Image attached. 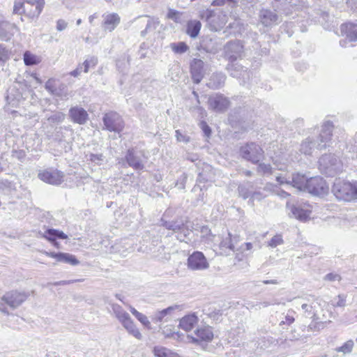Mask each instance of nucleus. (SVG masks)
Here are the masks:
<instances>
[{"mask_svg": "<svg viewBox=\"0 0 357 357\" xmlns=\"http://www.w3.org/2000/svg\"><path fill=\"white\" fill-rule=\"evenodd\" d=\"M333 127L331 121H324L317 139L312 137H307L301 144L300 151L306 155H311L316 149L320 151L325 149L330 145Z\"/></svg>", "mask_w": 357, "mask_h": 357, "instance_id": "obj_1", "label": "nucleus"}, {"mask_svg": "<svg viewBox=\"0 0 357 357\" xmlns=\"http://www.w3.org/2000/svg\"><path fill=\"white\" fill-rule=\"evenodd\" d=\"M332 192L337 199L350 202L357 199V183H351L340 178L335 179Z\"/></svg>", "mask_w": 357, "mask_h": 357, "instance_id": "obj_2", "label": "nucleus"}, {"mask_svg": "<svg viewBox=\"0 0 357 357\" xmlns=\"http://www.w3.org/2000/svg\"><path fill=\"white\" fill-rule=\"evenodd\" d=\"M202 19H205L208 27L213 31H220L227 22V15L225 13L211 10H206L202 14Z\"/></svg>", "mask_w": 357, "mask_h": 357, "instance_id": "obj_3", "label": "nucleus"}, {"mask_svg": "<svg viewBox=\"0 0 357 357\" xmlns=\"http://www.w3.org/2000/svg\"><path fill=\"white\" fill-rule=\"evenodd\" d=\"M319 169L325 174L333 176L342 169V165L333 154H325L319 160Z\"/></svg>", "mask_w": 357, "mask_h": 357, "instance_id": "obj_4", "label": "nucleus"}, {"mask_svg": "<svg viewBox=\"0 0 357 357\" xmlns=\"http://www.w3.org/2000/svg\"><path fill=\"white\" fill-rule=\"evenodd\" d=\"M287 208L290 211V216L300 221L305 222L307 220L312 213V207L306 203H296L294 204L287 202Z\"/></svg>", "mask_w": 357, "mask_h": 357, "instance_id": "obj_5", "label": "nucleus"}, {"mask_svg": "<svg viewBox=\"0 0 357 357\" xmlns=\"http://www.w3.org/2000/svg\"><path fill=\"white\" fill-rule=\"evenodd\" d=\"M241 156L253 163H257L263 157V149L255 143H250L242 146L240 150Z\"/></svg>", "mask_w": 357, "mask_h": 357, "instance_id": "obj_6", "label": "nucleus"}, {"mask_svg": "<svg viewBox=\"0 0 357 357\" xmlns=\"http://www.w3.org/2000/svg\"><path fill=\"white\" fill-rule=\"evenodd\" d=\"M104 126L110 132H120L124 128V122L121 116L114 112H110L104 115Z\"/></svg>", "mask_w": 357, "mask_h": 357, "instance_id": "obj_7", "label": "nucleus"}, {"mask_svg": "<svg viewBox=\"0 0 357 357\" xmlns=\"http://www.w3.org/2000/svg\"><path fill=\"white\" fill-rule=\"evenodd\" d=\"M329 187L323 178L314 176L308 179L306 191L309 193L323 196L328 193Z\"/></svg>", "mask_w": 357, "mask_h": 357, "instance_id": "obj_8", "label": "nucleus"}, {"mask_svg": "<svg viewBox=\"0 0 357 357\" xmlns=\"http://www.w3.org/2000/svg\"><path fill=\"white\" fill-rule=\"evenodd\" d=\"M243 46L239 40L228 42L223 48L224 57L231 62L241 58Z\"/></svg>", "mask_w": 357, "mask_h": 357, "instance_id": "obj_9", "label": "nucleus"}, {"mask_svg": "<svg viewBox=\"0 0 357 357\" xmlns=\"http://www.w3.org/2000/svg\"><path fill=\"white\" fill-rule=\"evenodd\" d=\"M188 268L192 271H202L208 268L209 264L202 252L195 251L188 258Z\"/></svg>", "mask_w": 357, "mask_h": 357, "instance_id": "obj_10", "label": "nucleus"}, {"mask_svg": "<svg viewBox=\"0 0 357 357\" xmlns=\"http://www.w3.org/2000/svg\"><path fill=\"white\" fill-rule=\"evenodd\" d=\"M29 296V293L11 291L6 293L2 300L10 307L15 309L24 302Z\"/></svg>", "mask_w": 357, "mask_h": 357, "instance_id": "obj_11", "label": "nucleus"}, {"mask_svg": "<svg viewBox=\"0 0 357 357\" xmlns=\"http://www.w3.org/2000/svg\"><path fill=\"white\" fill-rule=\"evenodd\" d=\"M188 338L191 339V342L196 344L202 342H208L213 340V333L211 327L203 326L197 328L194 332V335H188Z\"/></svg>", "mask_w": 357, "mask_h": 357, "instance_id": "obj_12", "label": "nucleus"}, {"mask_svg": "<svg viewBox=\"0 0 357 357\" xmlns=\"http://www.w3.org/2000/svg\"><path fill=\"white\" fill-rule=\"evenodd\" d=\"M38 178L49 184L60 185L63 181L64 174L57 169H45L38 173Z\"/></svg>", "mask_w": 357, "mask_h": 357, "instance_id": "obj_13", "label": "nucleus"}, {"mask_svg": "<svg viewBox=\"0 0 357 357\" xmlns=\"http://www.w3.org/2000/svg\"><path fill=\"white\" fill-rule=\"evenodd\" d=\"M340 30L342 36H345V39L340 41V45L342 47H347L348 42L357 41V24L346 23L342 24Z\"/></svg>", "mask_w": 357, "mask_h": 357, "instance_id": "obj_14", "label": "nucleus"}, {"mask_svg": "<svg viewBox=\"0 0 357 357\" xmlns=\"http://www.w3.org/2000/svg\"><path fill=\"white\" fill-rule=\"evenodd\" d=\"M209 108L217 112H225L229 106V100L222 94H215L208 98Z\"/></svg>", "mask_w": 357, "mask_h": 357, "instance_id": "obj_15", "label": "nucleus"}, {"mask_svg": "<svg viewBox=\"0 0 357 357\" xmlns=\"http://www.w3.org/2000/svg\"><path fill=\"white\" fill-rule=\"evenodd\" d=\"M125 159L128 165L136 170H142L144 167V162L141 156L134 149L128 150Z\"/></svg>", "mask_w": 357, "mask_h": 357, "instance_id": "obj_16", "label": "nucleus"}, {"mask_svg": "<svg viewBox=\"0 0 357 357\" xmlns=\"http://www.w3.org/2000/svg\"><path fill=\"white\" fill-rule=\"evenodd\" d=\"M19 31L17 26L8 21H0V39L9 40L16 32Z\"/></svg>", "mask_w": 357, "mask_h": 357, "instance_id": "obj_17", "label": "nucleus"}, {"mask_svg": "<svg viewBox=\"0 0 357 357\" xmlns=\"http://www.w3.org/2000/svg\"><path fill=\"white\" fill-rule=\"evenodd\" d=\"M42 253L45 255L47 257L54 258L59 262H63L66 264H69L73 266H76L79 264V261L76 259V257L70 255L69 253L64 252H47L43 251Z\"/></svg>", "mask_w": 357, "mask_h": 357, "instance_id": "obj_18", "label": "nucleus"}, {"mask_svg": "<svg viewBox=\"0 0 357 357\" xmlns=\"http://www.w3.org/2000/svg\"><path fill=\"white\" fill-rule=\"evenodd\" d=\"M260 22L265 26H273L278 24L279 17L275 11L261 9L259 15Z\"/></svg>", "mask_w": 357, "mask_h": 357, "instance_id": "obj_19", "label": "nucleus"}, {"mask_svg": "<svg viewBox=\"0 0 357 357\" xmlns=\"http://www.w3.org/2000/svg\"><path fill=\"white\" fill-rule=\"evenodd\" d=\"M204 61L199 59H194L190 63L192 78L196 84H199L204 77Z\"/></svg>", "mask_w": 357, "mask_h": 357, "instance_id": "obj_20", "label": "nucleus"}, {"mask_svg": "<svg viewBox=\"0 0 357 357\" xmlns=\"http://www.w3.org/2000/svg\"><path fill=\"white\" fill-rule=\"evenodd\" d=\"M214 250L222 255H228L231 251H234L232 243L231 235L228 233L227 236L222 238L218 245H214Z\"/></svg>", "mask_w": 357, "mask_h": 357, "instance_id": "obj_21", "label": "nucleus"}, {"mask_svg": "<svg viewBox=\"0 0 357 357\" xmlns=\"http://www.w3.org/2000/svg\"><path fill=\"white\" fill-rule=\"evenodd\" d=\"M69 116L74 123L80 125L86 123L89 119L87 112L84 108L78 106L73 107L70 109Z\"/></svg>", "mask_w": 357, "mask_h": 357, "instance_id": "obj_22", "label": "nucleus"}, {"mask_svg": "<svg viewBox=\"0 0 357 357\" xmlns=\"http://www.w3.org/2000/svg\"><path fill=\"white\" fill-rule=\"evenodd\" d=\"M197 166L199 169H202V170L198 174V183H206L213 180L214 177V173L213 169L211 165L205 162H201L199 160L198 163H197Z\"/></svg>", "mask_w": 357, "mask_h": 357, "instance_id": "obj_23", "label": "nucleus"}, {"mask_svg": "<svg viewBox=\"0 0 357 357\" xmlns=\"http://www.w3.org/2000/svg\"><path fill=\"white\" fill-rule=\"evenodd\" d=\"M319 298L314 297V296H310L307 298V301L309 303H303L301 305L302 309L304 310L305 316L309 317L315 320L317 319V304L318 303Z\"/></svg>", "mask_w": 357, "mask_h": 357, "instance_id": "obj_24", "label": "nucleus"}, {"mask_svg": "<svg viewBox=\"0 0 357 357\" xmlns=\"http://www.w3.org/2000/svg\"><path fill=\"white\" fill-rule=\"evenodd\" d=\"M308 179L305 174L295 173L292 174L289 185H291L300 191H306Z\"/></svg>", "mask_w": 357, "mask_h": 357, "instance_id": "obj_25", "label": "nucleus"}, {"mask_svg": "<svg viewBox=\"0 0 357 357\" xmlns=\"http://www.w3.org/2000/svg\"><path fill=\"white\" fill-rule=\"evenodd\" d=\"M198 321L195 313L189 314L180 319L179 327L185 331H190L197 324Z\"/></svg>", "mask_w": 357, "mask_h": 357, "instance_id": "obj_26", "label": "nucleus"}, {"mask_svg": "<svg viewBox=\"0 0 357 357\" xmlns=\"http://www.w3.org/2000/svg\"><path fill=\"white\" fill-rule=\"evenodd\" d=\"M26 6L34 7V10L27 11V15L31 17H37L42 12L44 5V0H25Z\"/></svg>", "mask_w": 357, "mask_h": 357, "instance_id": "obj_27", "label": "nucleus"}, {"mask_svg": "<svg viewBox=\"0 0 357 357\" xmlns=\"http://www.w3.org/2000/svg\"><path fill=\"white\" fill-rule=\"evenodd\" d=\"M103 29L106 31H113L120 23V17L116 13H109L103 15Z\"/></svg>", "mask_w": 357, "mask_h": 357, "instance_id": "obj_28", "label": "nucleus"}, {"mask_svg": "<svg viewBox=\"0 0 357 357\" xmlns=\"http://www.w3.org/2000/svg\"><path fill=\"white\" fill-rule=\"evenodd\" d=\"M121 323L130 335H133L138 340L142 339V335L139 331L138 330V328L135 325L130 316H128L127 318L121 321Z\"/></svg>", "mask_w": 357, "mask_h": 357, "instance_id": "obj_29", "label": "nucleus"}, {"mask_svg": "<svg viewBox=\"0 0 357 357\" xmlns=\"http://www.w3.org/2000/svg\"><path fill=\"white\" fill-rule=\"evenodd\" d=\"M225 81V75L223 73H215L211 76L207 86L210 89H218L224 85Z\"/></svg>", "mask_w": 357, "mask_h": 357, "instance_id": "obj_30", "label": "nucleus"}, {"mask_svg": "<svg viewBox=\"0 0 357 357\" xmlns=\"http://www.w3.org/2000/svg\"><path fill=\"white\" fill-rule=\"evenodd\" d=\"M43 236L51 242H54L56 238L66 239L68 238V236L63 231L54 229H46Z\"/></svg>", "mask_w": 357, "mask_h": 357, "instance_id": "obj_31", "label": "nucleus"}, {"mask_svg": "<svg viewBox=\"0 0 357 357\" xmlns=\"http://www.w3.org/2000/svg\"><path fill=\"white\" fill-rule=\"evenodd\" d=\"M227 69L228 72L232 77H245L244 74H248L247 73V68H244L243 66L237 65V64H228Z\"/></svg>", "mask_w": 357, "mask_h": 357, "instance_id": "obj_32", "label": "nucleus"}, {"mask_svg": "<svg viewBox=\"0 0 357 357\" xmlns=\"http://www.w3.org/2000/svg\"><path fill=\"white\" fill-rule=\"evenodd\" d=\"M153 352L155 357H180L170 349L160 346L155 347Z\"/></svg>", "mask_w": 357, "mask_h": 357, "instance_id": "obj_33", "label": "nucleus"}, {"mask_svg": "<svg viewBox=\"0 0 357 357\" xmlns=\"http://www.w3.org/2000/svg\"><path fill=\"white\" fill-rule=\"evenodd\" d=\"M108 303L110 305L114 314L120 322L130 316L129 314L126 312L119 305L113 303Z\"/></svg>", "mask_w": 357, "mask_h": 357, "instance_id": "obj_34", "label": "nucleus"}, {"mask_svg": "<svg viewBox=\"0 0 357 357\" xmlns=\"http://www.w3.org/2000/svg\"><path fill=\"white\" fill-rule=\"evenodd\" d=\"M202 24L199 21H190L187 25V33L191 38H196L201 29Z\"/></svg>", "mask_w": 357, "mask_h": 357, "instance_id": "obj_35", "label": "nucleus"}, {"mask_svg": "<svg viewBox=\"0 0 357 357\" xmlns=\"http://www.w3.org/2000/svg\"><path fill=\"white\" fill-rule=\"evenodd\" d=\"M185 224L182 221H165L162 226L169 230H172L174 233L176 234Z\"/></svg>", "mask_w": 357, "mask_h": 357, "instance_id": "obj_36", "label": "nucleus"}, {"mask_svg": "<svg viewBox=\"0 0 357 357\" xmlns=\"http://www.w3.org/2000/svg\"><path fill=\"white\" fill-rule=\"evenodd\" d=\"M191 231L188 229V227L185 224L181 230L176 234V238L181 242H188L190 240V235Z\"/></svg>", "mask_w": 357, "mask_h": 357, "instance_id": "obj_37", "label": "nucleus"}, {"mask_svg": "<svg viewBox=\"0 0 357 357\" xmlns=\"http://www.w3.org/2000/svg\"><path fill=\"white\" fill-rule=\"evenodd\" d=\"M16 190L15 184L8 180H0V191L4 193H11Z\"/></svg>", "mask_w": 357, "mask_h": 357, "instance_id": "obj_38", "label": "nucleus"}, {"mask_svg": "<svg viewBox=\"0 0 357 357\" xmlns=\"http://www.w3.org/2000/svg\"><path fill=\"white\" fill-rule=\"evenodd\" d=\"M24 62L26 66H33L40 62L39 59L29 51L24 54Z\"/></svg>", "mask_w": 357, "mask_h": 357, "instance_id": "obj_39", "label": "nucleus"}, {"mask_svg": "<svg viewBox=\"0 0 357 357\" xmlns=\"http://www.w3.org/2000/svg\"><path fill=\"white\" fill-rule=\"evenodd\" d=\"M98 63V59L96 56H91L88 59H86L82 64H80L82 66V68L84 67V72L88 73L90 68H93L96 67V66Z\"/></svg>", "mask_w": 357, "mask_h": 357, "instance_id": "obj_40", "label": "nucleus"}, {"mask_svg": "<svg viewBox=\"0 0 357 357\" xmlns=\"http://www.w3.org/2000/svg\"><path fill=\"white\" fill-rule=\"evenodd\" d=\"M177 308V306H171L161 311L156 312L153 318V320L158 322L162 321L165 316L169 314L174 309Z\"/></svg>", "mask_w": 357, "mask_h": 357, "instance_id": "obj_41", "label": "nucleus"}, {"mask_svg": "<svg viewBox=\"0 0 357 357\" xmlns=\"http://www.w3.org/2000/svg\"><path fill=\"white\" fill-rule=\"evenodd\" d=\"M65 114L61 112H56L47 118L51 123H60L65 119Z\"/></svg>", "mask_w": 357, "mask_h": 357, "instance_id": "obj_42", "label": "nucleus"}, {"mask_svg": "<svg viewBox=\"0 0 357 357\" xmlns=\"http://www.w3.org/2000/svg\"><path fill=\"white\" fill-rule=\"evenodd\" d=\"M170 47L172 51L176 54H183L188 50V45L183 42L172 43Z\"/></svg>", "mask_w": 357, "mask_h": 357, "instance_id": "obj_43", "label": "nucleus"}, {"mask_svg": "<svg viewBox=\"0 0 357 357\" xmlns=\"http://www.w3.org/2000/svg\"><path fill=\"white\" fill-rule=\"evenodd\" d=\"M27 7L25 5L24 1H15L13 7V13L15 14L21 15L24 13L27 15Z\"/></svg>", "mask_w": 357, "mask_h": 357, "instance_id": "obj_44", "label": "nucleus"}, {"mask_svg": "<svg viewBox=\"0 0 357 357\" xmlns=\"http://www.w3.org/2000/svg\"><path fill=\"white\" fill-rule=\"evenodd\" d=\"M354 344V343L353 340H348L342 346L337 347L335 349V351L337 352H342L344 354H349L351 352L353 349Z\"/></svg>", "mask_w": 357, "mask_h": 357, "instance_id": "obj_45", "label": "nucleus"}, {"mask_svg": "<svg viewBox=\"0 0 357 357\" xmlns=\"http://www.w3.org/2000/svg\"><path fill=\"white\" fill-rule=\"evenodd\" d=\"M122 243H115L114 245H112L111 247H110V250H109V252L110 253H119L121 255H123V256H126L128 250L130 248H123L122 249Z\"/></svg>", "mask_w": 357, "mask_h": 357, "instance_id": "obj_46", "label": "nucleus"}, {"mask_svg": "<svg viewBox=\"0 0 357 357\" xmlns=\"http://www.w3.org/2000/svg\"><path fill=\"white\" fill-rule=\"evenodd\" d=\"M257 171L260 174L269 175L273 173V168L270 164L261 162L258 165Z\"/></svg>", "mask_w": 357, "mask_h": 357, "instance_id": "obj_47", "label": "nucleus"}, {"mask_svg": "<svg viewBox=\"0 0 357 357\" xmlns=\"http://www.w3.org/2000/svg\"><path fill=\"white\" fill-rule=\"evenodd\" d=\"M160 22L157 19L151 18L146 26V29L141 32L142 36H144L146 32L151 29H155L159 25Z\"/></svg>", "mask_w": 357, "mask_h": 357, "instance_id": "obj_48", "label": "nucleus"}, {"mask_svg": "<svg viewBox=\"0 0 357 357\" xmlns=\"http://www.w3.org/2000/svg\"><path fill=\"white\" fill-rule=\"evenodd\" d=\"M235 252V258H234V264H236V261H242L246 259L249 257V253L243 252L238 248L234 251Z\"/></svg>", "mask_w": 357, "mask_h": 357, "instance_id": "obj_49", "label": "nucleus"}, {"mask_svg": "<svg viewBox=\"0 0 357 357\" xmlns=\"http://www.w3.org/2000/svg\"><path fill=\"white\" fill-rule=\"evenodd\" d=\"M283 243V239L281 235H275L268 242V246L271 248H275L278 245H282Z\"/></svg>", "mask_w": 357, "mask_h": 357, "instance_id": "obj_50", "label": "nucleus"}, {"mask_svg": "<svg viewBox=\"0 0 357 357\" xmlns=\"http://www.w3.org/2000/svg\"><path fill=\"white\" fill-rule=\"evenodd\" d=\"M10 51L6 48V47L0 44V61H6L9 59Z\"/></svg>", "mask_w": 357, "mask_h": 357, "instance_id": "obj_51", "label": "nucleus"}, {"mask_svg": "<svg viewBox=\"0 0 357 357\" xmlns=\"http://www.w3.org/2000/svg\"><path fill=\"white\" fill-rule=\"evenodd\" d=\"M187 174L183 173L182 174L179 178H178L176 183V187H177L180 190H183L185 188V183L187 181Z\"/></svg>", "mask_w": 357, "mask_h": 357, "instance_id": "obj_52", "label": "nucleus"}, {"mask_svg": "<svg viewBox=\"0 0 357 357\" xmlns=\"http://www.w3.org/2000/svg\"><path fill=\"white\" fill-rule=\"evenodd\" d=\"M241 251L243 252L249 253V257L251 255L253 248H254V243L248 242L242 244L238 248Z\"/></svg>", "mask_w": 357, "mask_h": 357, "instance_id": "obj_53", "label": "nucleus"}, {"mask_svg": "<svg viewBox=\"0 0 357 357\" xmlns=\"http://www.w3.org/2000/svg\"><path fill=\"white\" fill-rule=\"evenodd\" d=\"M45 89L50 92L51 94L59 96V93L54 86V81L52 79H48L45 83Z\"/></svg>", "mask_w": 357, "mask_h": 357, "instance_id": "obj_54", "label": "nucleus"}, {"mask_svg": "<svg viewBox=\"0 0 357 357\" xmlns=\"http://www.w3.org/2000/svg\"><path fill=\"white\" fill-rule=\"evenodd\" d=\"M238 191L239 195L242 197L244 199L252 196V194L250 193L249 190L244 185H239L238 188Z\"/></svg>", "mask_w": 357, "mask_h": 357, "instance_id": "obj_55", "label": "nucleus"}, {"mask_svg": "<svg viewBox=\"0 0 357 357\" xmlns=\"http://www.w3.org/2000/svg\"><path fill=\"white\" fill-rule=\"evenodd\" d=\"M175 132H176L175 136L176 137L177 141L182 142L184 143H188L190 142V137L185 134L181 133L179 130H176L175 131Z\"/></svg>", "mask_w": 357, "mask_h": 357, "instance_id": "obj_56", "label": "nucleus"}, {"mask_svg": "<svg viewBox=\"0 0 357 357\" xmlns=\"http://www.w3.org/2000/svg\"><path fill=\"white\" fill-rule=\"evenodd\" d=\"M136 318L146 328H151V323L148 319V317L143 314L142 313H139L137 314V317Z\"/></svg>", "mask_w": 357, "mask_h": 357, "instance_id": "obj_57", "label": "nucleus"}, {"mask_svg": "<svg viewBox=\"0 0 357 357\" xmlns=\"http://www.w3.org/2000/svg\"><path fill=\"white\" fill-rule=\"evenodd\" d=\"M294 313V311H289V312L287 314V315L285 316V320L284 321H282L280 322V325L282 324H287V325H290L294 321V315L293 314Z\"/></svg>", "mask_w": 357, "mask_h": 357, "instance_id": "obj_58", "label": "nucleus"}, {"mask_svg": "<svg viewBox=\"0 0 357 357\" xmlns=\"http://www.w3.org/2000/svg\"><path fill=\"white\" fill-rule=\"evenodd\" d=\"M206 314L213 321H218L222 315L220 310H212L206 313Z\"/></svg>", "mask_w": 357, "mask_h": 357, "instance_id": "obj_59", "label": "nucleus"}, {"mask_svg": "<svg viewBox=\"0 0 357 357\" xmlns=\"http://www.w3.org/2000/svg\"><path fill=\"white\" fill-rule=\"evenodd\" d=\"M325 280L328 281H340L341 280V276L337 273H328L324 277Z\"/></svg>", "mask_w": 357, "mask_h": 357, "instance_id": "obj_60", "label": "nucleus"}, {"mask_svg": "<svg viewBox=\"0 0 357 357\" xmlns=\"http://www.w3.org/2000/svg\"><path fill=\"white\" fill-rule=\"evenodd\" d=\"M201 128L202 129L205 136L209 137L211 134V128L208 126V124L205 121H202L200 123Z\"/></svg>", "mask_w": 357, "mask_h": 357, "instance_id": "obj_61", "label": "nucleus"}, {"mask_svg": "<svg viewBox=\"0 0 357 357\" xmlns=\"http://www.w3.org/2000/svg\"><path fill=\"white\" fill-rule=\"evenodd\" d=\"M337 299L338 301L334 305L337 307H344L346 305V296L344 295H339Z\"/></svg>", "mask_w": 357, "mask_h": 357, "instance_id": "obj_62", "label": "nucleus"}, {"mask_svg": "<svg viewBox=\"0 0 357 357\" xmlns=\"http://www.w3.org/2000/svg\"><path fill=\"white\" fill-rule=\"evenodd\" d=\"M103 160V155L102 154H93L91 153L90 155V160L98 163L100 161H102Z\"/></svg>", "mask_w": 357, "mask_h": 357, "instance_id": "obj_63", "label": "nucleus"}, {"mask_svg": "<svg viewBox=\"0 0 357 357\" xmlns=\"http://www.w3.org/2000/svg\"><path fill=\"white\" fill-rule=\"evenodd\" d=\"M67 22L63 20H59L56 22V29L59 31L64 30L67 27Z\"/></svg>", "mask_w": 357, "mask_h": 357, "instance_id": "obj_64", "label": "nucleus"}]
</instances>
